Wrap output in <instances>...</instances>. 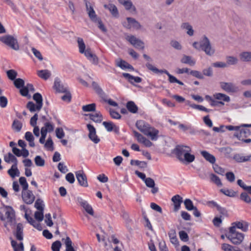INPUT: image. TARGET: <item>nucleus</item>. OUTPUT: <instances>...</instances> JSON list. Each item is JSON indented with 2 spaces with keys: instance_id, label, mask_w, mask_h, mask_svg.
<instances>
[{
  "instance_id": "nucleus-1",
  "label": "nucleus",
  "mask_w": 251,
  "mask_h": 251,
  "mask_svg": "<svg viewBox=\"0 0 251 251\" xmlns=\"http://www.w3.org/2000/svg\"><path fill=\"white\" fill-rule=\"evenodd\" d=\"M0 219L4 221V226L9 231L8 226L13 228L16 224L15 211L12 207L5 206L0 209Z\"/></svg>"
},
{
  "instance_id": "nucleus-2",
  "label": "nucleus",
  "mask_w": 251,
  "mask_h": 251,
  "mask_svg": "<svg viewBox=\"0 0 251 251\" xmlns=\"http://www.w3.org/2000/svg\"><path fill=\"white\" fill-rule=\"evenodd\" d=\"M137 128L144 135L150 137L152 141H156L158 137L159 131L149 124L143 120L137 121Z\"/></svg>"
},
{
  "instance_id": "nucleus-3",
  "label": "nucleus",
  "mask_w": 251,
  "mask_h": 251,
  "mask_svg": "<svg viewBox=\"0 0 251 251\" xmlns=\"http://www.w3.org/2000/svg\"><path fill=\"white\" fill-rule=\"evenodd\" d=\"M146 66L149 70L155 74L164 73L166 74L169 77V81L171 83H176L180 85H184L182 82L178 80L176 77L171 75L166 70H159L150 63H146Z\"/></svg>"
},
{
  "instance_id": "nucleus-4",
  "label": "nucleus",
  "mask_w": 251,
  "mask_h": 251,
  "mask_svg": "<svg viewBox=\"0 0 251 251\" xmlns=\"http://www.w3.org/2000/svg\"><path fill=\"white\" fill-rule=\"evenodd\" d=\"M226 237L234 245H239L243 241L244 234L234 230V227H229V232L226 235Z\"/></svg>"
},
{
  "instance_id": "nucleus-5",
  "label": "nucleus",
  "mask_w": 251,
  "mask_h": 251,
  "mask_svg": "<svg viewBox=\"0 0 251 251\" xmlns=\"http://www.w3.org/2000/svg\"><path fill=\"white\" fill-rule=\"evenodd\" d=\"M200 48L207 55L211 56L215 53V49L206 36H203L200 41Z\"/></svg>"
},
{
  "instance_id": "nucleus-6",
  "label": "nucleus",
  "mask_w": 251,
  "mask_h": 251,
  "mask_svg": "<svg viewBox=\"0 0 251 251\" xmlns=\"http://www.w3.org/2000/svg\"><path fill=\"white\" fill-rule=\"evenodd\" d=\"M0 40L15 50H19V46L16 38L12 35H5L0 38Z\"/></svg>"
},
{
  "instance_id": "nucleus-7",
  "label": "nucleus",
  "mask_w": 251,
  "mask_h": 251,
  "mask_svg": "<svg viewBox=\"0 0 251 251\" xmlns=\"http://www.w3.org/2000/svg\"><path fill=\"white\" fill-rule=\"evenodd\" d=\"M124 27L128 29H140L142 27L141 24L135 19L131 17H127L125 21L122 22Z\"/></svg>"
},
{
  "instance_id": "nucleus-8",
  "label": "nucleus",
  "mask_w": 251,
  "mask_h": 251,
  "mask_svg": "<svg viewBox=\"0 0 251 251\" xmlns=\"http://www.w3.org/2000/svg\"><path fill=\"white\" fill-rule=\"evenodd\" d=\"M126 39L135 48L140 50L144 49V42L134 35H127L126 37Z\"/></svg>"
},
{
  "instance_id": "nucleus-9",
  "label": "nucleus",
  "mask_w": 251,
  "mask_h": 251,
  "mask_svg": "<svg viewBox=\"0 0 251 251\" xmlns=\"http://www.w3.org/2000/svg\"><path fill=\"white\" fill-rule=\"evenodd\" d=\"M175 153L180 161H182V155L187 151H192L190 147L182 145H177L175 150Z\"/></svg>"
},
{
  "instance_id": "nucleus-10",
  "label": "nucleus",
  "mask_w": 251,
  "mask_h": 251,
  "mask_svg": "<svg viewBox=\"0 0 251 251\" xmlns=\"http://www.w3.org/2000/svg\"><path fill=\"white\" fill-rule=\"evenodd\" d=\"M221 88L227 93H235L238 91V88L231 82H221Z\"/></svg>"
},
{
  "instance_id": "nucleus-11",
  "label": "nucleus",
  "mask_w": 251,
  "mask_h": 251,
  "mask_svg": "<svg viewBox=\"0 0 251 251\" xmlns=\"http://www.w3.org/2000/svg\"><path fill=\"white\" fill-rule=\"evenodd\" d=\"M87 127L89 131L88 137L89 139L94 143H98L100 139L97 135L96 128L91 124H87Z\"/></svg>"
},
{
  "instance_id": "nucleus-12",
  "label": "nucleus",
  "mask_w": 251,
  "mask_h": 251,
  "mask_svg": "<svg viewBox=\"0 0 251 251\" xmlns=\"http://www.w3.org/2000/svg\"><path fill=\"white\" fill-rule=\"evenodd\" d=\"M239 126V129L237 131L235 132L234 136L239 140H243V138L247 137L251 134V131L249 129L244 128L245 126H242V125Z\"/></svg>"
},
{
  "instance_id": "nucleus-13",
  "label": "nucleus",
  "mask_w": 251,
  "mask_h": 251,
  "mask_svg": "<svg viewBox=\"0 0 251 251\" xmlns=\"http://www.w3.org/2000/svg\"><path fill=\"white\" fill-rule=\"evenodd\" d=\"M76 179L80 185L83 187L88 186L86 175L83 171L79 170L75 172Z\"/></svg>"
},
{
  "instance_id": "nucleus-14",
  "label": "nucleus",
  "mask_w": 251,
  "mask_h": 251,
  "mask_svg": "<svg viewBox=\"0 0 251 251\" xmlns=\"http://www.w3.org/2000/svg\"><path fill=\"white\" fill-rule=\"evenodd\" d=\"M22 195L23 201L27 204H31L35 200V196L32 191L28 189L22 191Z\"/></svg>"
},
{
  "instance_id": "nucleus-15",
  "label": "nucleus",
  "mask_w": 251,
  "mask_h": 251,
  "mask_svg": "<svg viewBox=\"0 0 251 251\" xmlns=\"http://www.w3.org/2000/svg\"><path fill=\"white\" fill-rule=\"evenodd\" d=\"M249 226V224L248 222L242 221L232 223L231 226L230 227H234V230H236V229L237 228L244 232H247L248 230Z\"/></svg>"
},
{
  "instance_id": "nucleus-16",
  "label": "nucleus",
  "mask_w": 251,
  "mask_h": 251,
  "mask_svg": "<svg viewBox=\"0 0 251 251\" xmlns=\"http://www.w3.org/2000/svg\"><path fill=\"white\" fill-rule=\"evenodd\" d=\"M77 201L78 203L85 209L86 212L89 214L93 216L94 212L92 206L88 203V202L80 197L77 198Z\"/></svg>"
},
{
  "instance_id": "nucleus-17",
  "label": "nucleus",
  "mask_w": 251,
  "mask_h": 251,
  "mask_svg": "<svg viewBox=\"0 0 251 251\" xmlns=\"http://www.w3.org/2000/svg\"><path fill=\"white\" fill-rule=\"evenodd\" d=\"M23 230L24 226L22 224L19 223L16 225L15 229L13 231V234L18 240L22 241L23 240Z\"/></svg>"
},
{
  "instance_id": "nucleus-18",
  "label": "nucleus",
  "mask_w": 251,
  "mask_h": 251,
  "mask_svg": "<svg viewBox=\"0 0 251 251\" xmlns=\"http://www.w3.org/2000/svg\"><path fill=\"white\" fill-rule=\"evenodd\" d=\"M86 10L90 19L94 23L97 22V20L100 19L97 17L93 8L91 6L89 2L86 1L85 3Z\"/></svg>"
},
{
  "instance_id": "nucleus-19",
  "label": "nucleus",
  "mask_w": 251,
  "mask_h": 251,
  "mask_svg": "<svg viewBox=\"0 0 251 251\" xmlns=\"http://www.w3.org/2000/svg\"><path fill=\"white\" fill-rule=\"evenodd\" d=\"M85 56L87 59L94 65H98L99 58L96 55L93 53L90 49H87L85 52Z\"/></svg>"
},
{
  "instance_id": "nucleus-20",
  "label": "nucleus",
  "mask_w": 251,
  "mask_h": 251,
  "mask_svg": "<svg viewBox=\"0 0 251 251\" xmlns=\"http://www.w3.org/2000/svg\"><path fill=\"white\" fill-rule=\"evenodd\" d=\"M102 125L108 132L113 131L116 133L119 132V127L111 122H103Z\"/></svg>"
},
{
  "instance_id": "nucleus-21",
  "label": "nucleus",
  "mask_w": 251,
  "mask_h": 251,
  "mask_svg": "<svg viewBox=\"0 0 251 251\" xmlns=\"http://www.w3.org/2000/svg\"><path fill=\"white\" fill-rule=\"evenodd\" d=\"M172 201L174 205V211H177L180 207L181 203L182 202V198L178 195H176L172 198Z\"/></svg>"
},
{
  "instance_id": "nucleus-22",
  "label": "nucleus",
  "mask_w": 251,
  "mask_h": 251,
  "mask_svg": "<svg viewBox=\"0 0 251 251\" xmlns=\"http://www.w3.org/2000/svg\"><path fill=\"white\" fill-rule=\"evenodd\" d=\"M122 75L132 84H134V83H140L142 81V78L141 77L133 76L128 73H123Z\"/></svg>"
},
{
  "instance_id": "nucleus-23",
  "label": "nucleus",
  "mask_w": 251,
  "mask_h": 251,
  "mask_svg": "<svg viewBox=\"0 0 251 251\" xmlns=\"http://www.w3.org/2000/svg\"><path fill=\"white\" fill-rule=\"evenodd\" d=\"M181 29L185 30L187 35L192 36L194 34V30L192 26L188 22H185L181 24L180 26Z\"/></svg>"
},
{
  "instance_id": "nucleus-24",
  "label": "nucleus",
  "mask_w": 251,
  "mask_h": 251,
  "mask_svg": "<svg viewBox=\"0 0 251 251\" xmlns=\"http://www.w3.org/2000/svg\"><path fill=\"white\" fill-rule=\"evenodd\" d=\"M17 164H13L7 171L8 175L13 178L16 176H19L20 175V172L17 168Z\"/></svg>"
},
{
  "instance_id": "nucleus-25",
  "label": "nucleus",
  "mask_w": 251,
  "mask_h": 251,
  "mask_svg": "<svg viewBox=\"0 0 251 251\" xmlns=\"http://www.w3.org/2000/svg\"><path fill=\"white\" fill-rule=\"evenodd\" d=\"M104 7L109 10L112 15L117 18L119 17V12L117 7L113 4L110 3L109 4H104Z\"/></svg>"
},
{
  "instance_id": "nucleus-26",
  "label": "nucleus",
  "mask_w": 251,
  "mask_h": 251,
  "mask_svg": "<svg viewBox=\"0 0 251 251\" xmlns=\"http://www.w3.org/2000/svg\"><path fill=\"white\" fill-rule=\"evenodd\" d=\"M54 87L56 90L60 93L66 92L68 90L67 87L62 85L58 79H55L54 81Z\"/></svg>"
},
{
  "instance_id": "nucleus-27",
  "label": "nucleus",
  "mask_w": 251,
  "mask_h": 251,
  "mask_svg": "<svg viewBox=\"0 0 251 251\" xmlns=\"http://www.w3.org/2000/svg\"><path fill=\"white\" fill-rule=\"evenodd\" d=\"M64 241L65 245V251H76L73 246V242L69 237H67L66 239H62Z\"/></svg>"
},
{
  "instance_id": "nucleus-28",
  "label": "nucleus",
  "mask_w": 251,
  "mask_h": 251,
  "mask_svg": "<svg viewBox=\"0 0 251 251\" xmlns=\"http://www.w3.org/2000/svg\"><path fill=\"white\" fill-rule=\"evenodd\" d=\"M116 65L123 70L126 69L133 70V67L131 65L122 59L116 60Z\"/></svg>"
},
{
  "instance_id": "nucleus-29",
  "label": "nucleus",
  "mask_w": 251,
  "mask_h": 251,
  "mask_svg": "<svg viewBox=\"0 0 251 251\" xmlns=\"http://www.w3.org/2000/svg\"><path fill=\"white\" fill-rule=\"evenodd\" d=\"M233 159L238 163L250 161L249 155L244 156L242 154L237 153L234 155Z\"/></svg>"
},
{
  "instance_id": "nucleus-30",
  "label": "nucleus",
  "mask_w": 251,
  "mask_h": 251,
  "mask_svg": "<svg viewBox=\"0 0 251 251\" xmlns=\"http://www.w3.org/2000/svg\"><path fill=\"white\" fill-rule=\"evenodd\" d=\"M33 99L36 101L37 104V108H42L43 104L42 95L39 93H36L33 96Z\"/></svg>"
},
{
  "instance_id": "nucleus-31",
  "label": "nucleus",
  "mask_w": 251,
  "mask_h": 251,
  "mask_svg": "<svg viewBox=\"0 0 251 251\" xmlns=\"http://www.w3.org/2000/svg\"><path fill=\"white\" fill-rule=\"evenodd\" d=\"M213 96L215 99L220 100L223 102H229L230 100L229 96L221 93H216L213 95Z\"/></svg>"
},
{
  "instance_id": "nucleus-32",
  "label": "nucleus",
  "mask_w": 251,
  "mask_h": 251,
  "mask_svg": "<svg viewBox=\"0 0 251 251\" xmlns=\"http://www.w3.org/2000/svg\"><path fill=\"white\" fill-rule=\"evenodd\" d=\"M201 154L207 161L209 162L211 164H214L215 162V157L207 151H201Z\"/></svg>"
},
{
  "instance_id": "nucleus-33",
  "label": "nucleus",
  "mask_w": 251,
  "mask_h": 251,
  "mask_svg": "<svg viewBox=\"0 0 251 251\" xmlns=\"http://www.w3.org/2000/svg\"><path fill=\"white\" fill-rule=\"evenodd\" d=\"M181 62L184 64H187L189 65L190 66H194L196 61L194 59H192L191 56L184 55L182 58L181 59Z\"/></svg>"
},
{
  "instance_id": "nucleus-34",
  "label": "nucleus",
  "mask_w": 251,
  "mask_h": 251,
  "mask_svg": "<svg viewBox=\"0 0 251 251\" xmlns=\"http://www.w3.org/2000/svg\"><path fill=\"white\" fill-rule=\"evenodd\" d=\"M4 161L8 163H13V164H18V160L11 153L9 152L4 156Z\"/></svg>"
},
{
  "instance_id": "nucleus-35",
  "label": "nucleus",
  "mask_w": 251,
  "mask_h": 251,
  "mask_svg": "<svg viewBox=\"0 0 251 251\" xmlns=\"http://www.w3.org/2000/svg\"><path fill=\"white\" fill-rule=\"evenodd\" d=\"M240 59L244 62L251 61V52L244 51L239 54Z\"/></svg>"
},
{
  "instance_id": "nucleus-36",
  "label": "nucleus",
  "mask_w": 251,
  "mask_h": 251,
  "mask_svg": "<svg viewBox=\"0 0 251 251\" xmlns=\"http://www.w3.org/2000/svg\"><path fill=\"white\" fill-rule=\"evenodd\" d=\"M91 120L95 123H100L102 120V116L100 112H96L94 114L89 115Z\"/></svg>"
},
{
  "instance_id": "nucleus-37",
  "label": "nucleus",
  "mask_w": 251,
  "mask_h": 251,
  "mask_svg": "<svg viewBox=\"0 0 251 251\" xmlns=\"http://www.w3.org/2000/svg\"><path fill=\"white\" fill-rule=\"evenodd\" d=\"M126 108L128 110L132 113H136L138 111V107L132 101H130L126 103Z\"/></svg>"
},
{
  "instance_id": "nucleus-38",
  "label": "nucleus",
  "mask_w": 251,
  "mask_h": 251,
  "mask_svg": "<svg viewBox=\"0 0 251 251\" xmlns=\"http://www.w3.org/2000/svg\"><path fill=\"white\" fill-rule=\"evenodd\" d=\"M124 6L126 10L129 11L131 13H135L136 12V8L130 0H127Z\"/></svg>"
},
{
  "instance_id": "nucleus-39",
  "label": "nucleus",
  "mask_w": 251,
  "mask_h": 251,
  "mask_svg": "<svg viewBox=\"0 0 251 251\" xmlns=\"http://www.w3.org/2000/svg\"><path fill=\"white\" fill-rule=\"evenodd\" d=\"M37 75L40 77L47 80L50 77L51 74L48 70H42L38 71L37 72Z\"/></svg>"
},
{
  "instance_id": "nucleus-40",
  "label": "nucleus",
  "mask_w": 251,
  "mask_h": 251,
  "mask_svg": "<svg viewBox=\"0 0 251 251\" xmlns=\"http://www.w3.org/2000/svg\"><path fill=\"white\" fill-rule=\"evenodd\" d=\"M25 140L29 142V145L30 147H34L35 146L34 142V138L31 132L27 131L25 132Z\"/></svg>"
},
{
  "instance_id": "nucleus-41",
  "label": "nucleus",
  "mask_w": 251,
  "mask_h": 251,
  "mask_svg": "<svg viewBox=\"0 0 251 251\" xmlns=\"http://www.w3.org/2000/svg\"><path fill=\"white\" fill-rule=\"evenodd\" d=\"M168 235L171 242L174 245H177L178 244V240L176 238L175 230L171 229L168 233Z\"/></svg>"
},
{
  "instance_id": "nucleus-42",
  "label": "nucleus",
  "mask_w": 251,
  "mask_h": 251,
  "mask_svg": "<svg viewBox=\"0 0 251 251\" xmlns=\"http://www.w3.org/2000/svg\"><path fill=\"white\" fill-rule=\"evenodd\" d=\"M11 243L14 251H24V247L22 242L18 244L16 241L12 240Z\"/></svg>"
},
{
  "instance_id": "nucleus-43",
  "label": "nucleus",
  "mask_w": 251,
  "mask_h": 251,
  "mask_svg": "<svg viewBox=\"0 0 251 251\" xmlns=\"http://www.w3.org/2000/svg\"><path fill=\"white\" fill-rule=\"evenodd\" d=\"M26 108L29 109L31 112L39 111L41 108H37V104H35L32 101H29L26 104Z\"/></svg>"
},
{
  "instance_id": "nucleus-44",
  "label": "nucleus",
  "mask_w": 251,
  "mask_h": 251,
  "mask_svg": "<svg viewBox=\"0 0 251 251\" xmlns=\"http://www.w3.org/2000/svg\"><path fill=\"white\" fill-rule=\"evenodd\" d=\"M77 43L79 47V51L81 53H84L86 52L85 45L83 39L81 38H78Z\"/></svg>"
},
{
  "instance_id": "nucleus-45",
  "label": "nucleus",
  "mask_w": 251,
  "mask_h": 251,
  "mask_svg": "<svg viewBox=\"0 0 251 251\" xmlns=\"http://www.w3.org/2000/svg\"><path fill=\"white\" fill-rule=\"evenodd\" d=\"M82 109L84 112L95 111L96 110L95 103H91L82 106Z\"/></svg>"
},
{
  "instance_id": "nucleus-46",
  "label": "nucleus",
  "mask_w": 251,
  "mask_h": 251,
  "mask_svg": "<svg viewBox=\"0 0 251 251\" xmlns=\"http://www.w3.org/2000/svg\"><path fill=\"white\" fill-rule=\"evenodd\" d=\"M226 59L227 66L236 65L238 62L237 58L232 56H228Z\"/></svg>"
},
{
  "instance_id": "nucleus-47",
  "label": "nucleus",
  "mask_w": 251,
  "mask_h": 251,
  "mask_svg": "<svg viewBox=\"0 0 251 251\" xmlns=\"http://www.w3.org/2000/svg\"><path fill=\"white\" fill-rule=\"evenodd\" d=\"M22 126V123L17 120H15L12 124L13 129L17 132L21 131Z\"/></svg>"
},
{
  "instance_id": "nucleus-48",
  "label": "nucleus",
  "mask_w": 251,
  "mask_h": 251,
  "mask_svg": "<svg viewBox=\"0 0 251 251\" xmlns=\"http://www.w3.org/2000/svg\"><path fill=\"white\" fill-rule=\"evenodd\" d=\"M25 217L30 225L33 226L35 227H37L39 226V224L37 223L33 218L30 217L27 215L26 212L25 213Z\"/></svg>"
},
{
  "instance_id": "nucleus-49",
  "label": "nucleus",
  "mask_w": 251,
  "mask_h": 251,
  "mask_svg": "<svg viewBox=\"0 0 251 251\" xmlns=\"http://www.w3.org/2000/svg\"><path fill=\"white\" fill-rule=\"evenodd\" d=\"M34 162L37 166L43 167L45 165V160L40 156L37 155L34 158Z\"/></svg>"
},
{
  "instance_id": "nucleus-50",
  "label": "nucleus",
  "mask_w": 251,
  "mask_h": 251,
  "mask_svg": "<svg viewBox=\"0 0 251 251\" xmlns=\"http://www.w3.org/2000/svg\"><path fill=\"white\" fill-rule=\"evenodd\" d=\"M19 183L22 187L23 191L27 190L28 187V184L26 179L25 177H21L19 178Z\"/></svg>"
},
{
  "instance_id": "nucleus-51",
  "label": "nucleus",
  "mask_w": 251,
  "mask_h": 251,
  "mask_svg": "<svg viewBox=\"0 0 251 251\" xmlns=\"http://www.w3.org/2000/svg\"><path fill=\"white\" fill-rule=\"evenodd\" d=\"M240 199L245 201L246 203H251V197L248 195V194L246 192L242 193L240 194Z\"/></svg>"
},
{
  "instance_id": "nucleus-52",
  "label": "nucleus",
  "mask_w": 251,
  "mask_h": 251,
  "mask_svg": "<svg viewBox=\"0 0 251 251\" xmlns=\"http://www.w3.org/2000/svg\"><path fill=\"white\" fill-rule=\"evenodd\" d=\"M237 184L239 185L241 188H242L244 190L247 191L250 194L251 192V186H247L246 184H245L243 181L241 179H238L237 180Z\"/></svg>"
},
{
  "instance_id": "nucleus-53",
  "label": "nucleus",
  "mask_w": 251,
  "mask_h": 251,
  "mask_svg": "<svg viewBox=\"0 0 251 251\" xmlns=\"http://www.w3.org/2000/svg\"><path fill=\"white\" fill-rule=\"evenodd\" d=\"M184 204L185 205V208L188 210H192L196 207L194 206L192 201L190 199H186L184 201Z\"/></svg>"
},
{
  "instance_id": "nucleus-54",
  "label": "nucleus",
  "mask_w": 251,
  "mask_h": 251,
  "mask_svg": "<svg viewBox=\"0 0 251 251\" xmlns=\"http://www.w3.org/2000/svg\"><path fill=\"white\" fill-rule=\"evenodd\" d=\"M210 179L212 181L214 182L218 186H222V183L220 178L214 174L210 175Z\"/></svg>"
},
{
  "instance_id": "nucleus-55",
  "label": "nucleus",
  "mask_w": 251,
  "mask_h": 251,
  "mask_svg": "<svg viewBox=\"0 0 251 251\" xmlns=\"http://www.w3.org/2000/svg\"><path fill=\"white\" fill-rule=\"evenodd\" d=\"M34 217L38 221L41 222L44 218L43 210L36 211L34 213Z\"/></svg>"
},
{
  "instance_id": "nucleus-56",
  "label": "nucleus",
  "mask_w": 251,
  "mask_h": 251,
  "mask_svg": "<svg viewBox=\"0 0 251 251\" xmlns=\"http://www.w3.org/2000/svg\"><path fill=\"white\" fill-rule=\"evenodd\" d=\"M61 247V243L59 241H56L53 242L51 245V250L52 251H60Z\"/></svg>"
},
{
  "instance_id": "nucleus-57",
  "label": "nucleus",
  "mask_w": 251,
  "mask_h": 251,
  "mask_svg": "<svg viewBox=\"0 0 251 251\" xmlns=\"http://www.w3.org/2000/svg\"><path fill=\"white\" fill-rule=\"evenodd\" d=\"M221 191L225 195L230 197H234L236 194V193L232 190L223 189L221 190Z\"/></svg>"
},
{
  "instance_id": "nucleus-58",
  "label": "nucleus",
  "mask_w": 251,
  "mask_h": 251,
  "mask_svg": "<svg viewBox=\"0 0 251 251\" xmlns=\"http://www.w3.org/2000/svg\"><path fill=\"white\" fill-rule=\"evenodd\" d=\"M208 204L210 206H211L212 207H216L217 209L221 213H222L224 211H225V209L221 207L216 202H215L214 201H209Z\"/></svg>"
},
{
  "instance_id": "nucleus-59",
  "label": "nucleus",
  "mask_w": 251,
  "mask_h": 251,
  "mask_svg": "<svg viewBox=\"0 0 251 251\" xmlns=\"http://www.w3.org/2000/svg\"><path fill=\"white\" fill-rule=\"evenodd\" d=\"M133 134L137 139L138 142L142 143L143 141L146 139V137H145L144 136H143L141 134L139 133L136 131H133Z\"/></svg>"
},
{
  "instance_id": "nucleus-60",
  "label": "nucleus",
  "mask_w": 251,
  "mask_h": 251,
  "mask_svg": "<svg viewBox=\"0 0 251 251\" xmlns=\"http://www.w3.org/2000/svg\"><path fill=\"white\" fill-rule=\"evenodd\" d=\"M35 207L38 210H44L43 201L40 199H37L34 204Z\"/></svg>"
},
{
  "instance_id": "nucleus-61",
  "label": "nucleus",
  "mask_w": 251,
  "mask_h": 251,
  "mask_svg": "<svg viewBox=\"0 0 251 251\" xmlns=\"http://www.w3.org/2000/svg\"><path fill=\"white\" fill-rule=\"evenodd\" d=\"M14 83L17 88H20L24 86L25 82L21 78H17L15 80Z\"/></svg>"
},
{
  "instance_id": "nucleus-62",
  "label": "nucleus",
  "mask_w": 251,
  "mask_h": 251,
  "mask_svg": "<svg viewBox=\"0 0 251 251\" xmlns=\"http://www.w3.org/2000/svg\"><path fill=\"white\" fill-rule=\"evenodd\" d=\"M7 75L9 79L14 80L17 75V73L13 70H10L7 72Z\"/></svg>"
},
{
  "instance_id": "nucleus-63",
  "label": "nucleus",
  "mask_w": 251,
  "mask_h": 251,
  "mask_svg": "<svg viewBox=\"0 0 251 251\" xmlns=\"http://www.w3.org/2000/svg\"><path fill=\"white\" fill-rule=\"evenodd\" d=\"M144 182L148 187H153L155 186L154 180L151 177H147Z\"/></svg>"
},
{
  "instance_id": "nucleus-64",
  "label": "nucleus",
  "mask_w": 251,
  "mask_h": 251,
  "mask_svg": "<svg viewBox=\"0 0 251 251\" xmlns=\"http://www.w3.org/2000/svg\"><path fill=\"white\" fill-rule=\"evenodd\" d=\"M235 247L228 244L224 243L222 245V249L224 251H234Z\"/></svg>"
}]
</instances>
